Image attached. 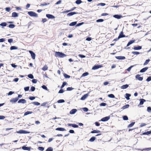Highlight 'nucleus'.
<instances>
[{
    "mask_svg": "<svg viewBox=\"0 0 151 151\" xmlns=\"http://www.w3.org/2000/svg\"><path fill=\"white\" fill-rule=\"evenodd\" d=\"M150 60L149 59H147L145 61L144 63V65H147L149 62Z\"/></svg>",
    "mask_w": 151,
    "mask_h": 151,
    "instance_id": "nucleus-39",
    "label": "nucleus"
},
{
    "mask_svg": "<svg viewBox=\"0 0 151 151\" xmlns=\"http://www.w3.org/2000/svg\"><path fill=\"white\" fill-rule=\"evenodd\" d=\"M147 110L148 112H151V107L150 106L148 107L147 108Z\"/></svg>",
    "mask_w": 151,
    "mask_h": 151,
    "instance_id": "nucleus-46",
    "label": "nucleus"
},
{
    "mask_svg": "<svg viewBox=\"0 0 151 151\" xmlns=\"http://www.w3.org/2000/svg\"><path fill=\"white\" fill-rule=\"evenodd\" d=\"M105 3H100L99 4H98L97 6L101 5L102 6H105Z\"/></svg>",
    "mask_w": 151,
    "mask_h": 151,
    "instance_id": "nucleus-54",
    "label": "nucleus"
},
{
    "mask_svg": "<svg viewBox=\"0 0 151 151\" xmlns=\"http://www.w3.org/2000/svg\"><path fill=\"white\" fill-rule=\"evenodd\" d=\"M0 25L2 26H6V24L5 22H3L0 24Z\"/></svg>",
    "mask_w": 151,
    "mask_h": 151,
    "instance_id": "nucleus-50",
    "label": "nucleus"
},
{
    "mask_svg": "<svg viewBox=\"0 0 151 151\" xmlns=\"http://www.w3.org/2000/svg\"><path fill=\"white\" fill-rule=\"evenodd\" d=\"M64 91L62 89H60L58 92L59 93H62Z\"/></svg>",
    "mask_w": 151,
    "mask_h": 151,
    "instance_id": "nucleus-62",
    "label": "nucleus"
},
{
    "mask_svg": "<svg viewBox=\"0 0 151 151\" xmlns=\"http://www.w3.org/2000/svg\"><path fill=\"white\" fill-rule=\"evenodd\" d=\"M29 89V86L26 87H24V90L25 91H28Z\"/></svg>",
    "mask_w": 151,
    "mask_h": 151,
    "instance_id": "nucleus-53",
    "label": "nucleus"
},
{
    "mask_svg": "<svg viewBox=\"0 0 151 151\" xmlns=\"http://www.w3.org/2000/svg\"><path fill=\"white\" fill-rule=\"evenodd\" d=\"M65 102V101L63 99H60L57 101V102L58 103H62Z\"/></svg>",
    "mask_w": 151,
    "mask_h": 151,
    "instance_id": "nucleus-38",
    "label": "nucleus"
},
{
    "mask_svg": "<svg viewBox=\"0 0 151 151\" xmlns=\"http://www.w3.org/2000/svg\"><path fill=\"white\" fill-rule=\"evenodd\" d=\"M35 88L33 86H32L31 87L30 90L32 91H33L35 90Z\"/></svg>",
    "mask_w": 151,
    "mask_h": 151,
    "instance_id": "nucleus-48",
    "label": "nucleus"
},
{
    "mask_svg": "<svg viewBox=\"0 0 151 151\" xmlns=\"http://www.w3.org/2000/svg\"><path fill=\"white\" fill-rule=\"evenodd\" d=\"M29 52L30 53L32 58L33 59H35V54L31 50L29 51Z\"/></svg>",
    "mask_w": 151,
    "mask_h": 151,
    "instance_id": "nucleus-5",
    "label": "nucleus"
},
{
    "mask_svg": "<svg viewBox=\"0 0 151 151\" xmlns=\"http://www.w3.org/2000/svg\"><path fill=\"white\" fill-rule=\"evenodd\" d=\"M68 126H72L74 128H78V126L77 124H68Z\"/></svg>",
    "mask_w": 151,
    "mask_h": 151,
    "instance_id": "nucleus-6",
    "label": "nucleus"
},
{
    "mask_svg": "<svg viewBox=\"0 0 151 151\" xmlns=\"http://www.w3.org/2000/svg\"><path fill=\"white\" fill-rule=\"evenodd\" d=\"M55 56L56 57L63 58L67 56V55L62 52H55Z\"/></svg>",
    "mask_w": 151,
    "mask_h": 151,
    "instance_id": "nucleus-2",
    "label": "nucleus"
},
{
    "mask_svg": "<svg viewBox=\"0 0 151 151\" xmlns=\"http://www.w3.org/2000/svg\"><path fill=\"white\" fill-rule=\"evenodd\" d=\"M132 53L134 55H137L139 54L140 53L138 52L134 51L132 52Z\"/></svg>",
    "mask_w": 151,
    "mask_h": 151,
    "instance_id": "nucleus-44",
    "label": "nucleus"
},
{
    "mask_svg": "<svg viewBox=\"0 0 151 151\" xmlns=\"http://www.w3.org/2000/svg\"><path fill=\"white\" fill-rule=\"evenodd\" d=\"M77 24V22H74L70 23L69 25L70 26H73Z\"/></svg>",
    "mask_w": 151,
    "mask_h": 151,
    "instance_id": "nucleus-33",
    "label": "nucleus"
},
{
    "mask_svg": "<svg viewBox=\"0 0 151 151\" xmlns=\"http://www.w3.org/2000/svg\"><path fill=\"white\" fill-rule=\"evenodd\" d=\"M151 134V131L145 132L142 134L143 135H149Z\"/></svg>",
    "mask_w": 151,
    "mask_h": 151,
    "instance_id": "nucleus-26",
    "label": "nucleus"
},
{
    "mask_svg": "<svg viewBox=\"0 0 151 151\" xmlns=\"http://www.w3.org/2000/svg\"><path fill=\"white\" fill-rule=\"evenodd\" d=\"M134 124H135V122H132L131 123L129 124L128 126V127L129 128V127H132L134 125Z\"/></svg>",
    "mask_w": 151,
    "mask_h": 151,
    "instance_id": "nucleus-35",
    "label": "nucleus"
},
{
    "mask_svg": "<svg viewBox=\"0 0 151 151\" xmlns=\"http://www.w3.org/2000/svg\"><path fill=\"white\" fill-rule=\"evenodd\" d=\"M55 130H56L62 131H65L66 130L65 129H64V128H62V127L57 128L55 129Z\"/></svg>",
    "mask_w": 151,
    "mask_h": 151,
    "instance_id": "nucleus-15",
    "label": "nucleus"
},
{
    "mask_svg": "<svg viewBox=\"0 0 151 151\" xmlns=\"http://www.w3.org/2000/svg\"><path fill=\"white\" fill-rule=\"evenodd\" d=\"M18 102V103L25 104L26 102V101L24 99H22L19 100Z\"/></svg>",
    "mask_w": 151,
    "mask_h": 151,
    "instance_id": "nucleus-9",
    "label": "nucleus"
},
{
    "mask_svg": "<svg viewBox=\"0 0 151 151\" xmlns=\"http://www.w3.org/2000/svg\"><path fill=\"white\" fill-rule=\"evenodd\" d=\"M53 148L51 147H48L46 150V151H53Z\"/></svg>",
    "mask_w": 151,
    "mask_h": 151,
    "instance_id": "nucleus-34",
    "label": "nucleus"
},
{
    "mask_svg": "<svg viewBox=\"0 0 151 151\" xmlns=\"http://www.w3.org/2000/svg\"><path fill=\"white\" fill-rule=\"evenodd\" d=\"M110 117L109 116H106V117L102 118L101 119V120L103 122L106 121L110 119Z\"/></svg>",
    "mask_w": 151,
    "mask_h": 151,
    "instance_id": "nucleus-7",
    "label": "nucleus"
},
{
    "mask_svg": "<svg viewBox=\"0 0 151 151\" xmlns=\"http://www.w3.org/2000/svg\"><path fill=\"white\" fill-rule=\"evenodd\" d=\"M103 21H104V19H99L97 20L96 21V22H102Z\"/></svg>",
    "mask_w": 151,
    "mask_h": 151,
    "instance_id": "nucleus-47",
    "label": "nucleus"
},
{
    "mask_svg": "<svg viewBox=\"0 0 151 151\" xmlns=\"http://www.w3.org/2000/svg\"><path fill=\"white\" fill-rule=\"evenodd\" d=\"M22 148L24 150L30 151L31 149V147H26L24 146L22 147Z\"/></svg>",
    "mask_w": 151,
    "mask_h": 151,
    "instance_id": "nucleus-12",
    "label": "nucleus"
},
{
    "mask_svg": "<svg viewBox=\"0 0 151 151\" xmlns=\"http://www.w3.org/2000/svg\"><path fill=\"white\" fill-rule=\"evenodd\" d=\"M66 84H67V83L66 82H64L61 86V88H63L64 87V86L65 85H66Z\"/></svg>",
    "mask_w": 151,
    "mask_h": 151,
    "instance_id": "nucleus-43",
    "label": "nucleus"
},
{
    "mask_svg": "<svg viewBox=\"0 0 151 151\" xmlns=\"http://www.w3.org/2000/svg\"><path fill=\"white\" fill-rule=\"evenodd\" d=\"M28 13L31 17H38L37 14L33 12H28Z\"/></svg>",
    "mask_w": 151,
    "mask_h": 151,
    "instance_id": "nucleus-3",
    "label": "nucleus"
},
{
    "mask_svg": "<svg viewBox=\"0 0 151 151\" xmlns=\"http://www.w3.org/2000/svg\"><path fill=\"white\" fill-rule=\"evenodd\" d=\"M32 113V112L30 111H27L24 113V115L26 116L28 114H31Z\"/></svg>",
    "mask_w": 151,
    "mask_h": 151,
    "instance_id": "nucleus-29",
    "label": "nucleus"
},
{
    "mask_svg": "<svg viewBox=\"0 0 151 151\" xmlns=\"http://www.w3.org/2000/svg\"><path fill=\"white\" fill-rule=\"evenodd\" d=\"M47 104V102H44L42 104H41V106H45L46 104Z\"/></svg>",
    "mask_w": 151,
    "mask_h": 151,
    "instance_id": "nucleus-63",
    "label": "nucleus"
},
{
    "mask_svg": "<svg viewBox=\"0 0 151 151\" xmlns=\"http://www.w3.org/2000/svg\"><path fill=\"white\" fill-rule=\"evenodd\" d=\"M17 132L19 134H26L28 133V132L26 131L22 130L17 131Z\"/></svg>",
    "mask_w": 151,
    "mask_h": 151,
    "instance_id": "nucleus-11",
    "label": "nucleus"
},
{
    "mask_svg": "<svg viewBox=\"0 0 151 151\" xmlns=\"http://www.w3.org/2000/svg\"><path fill=\"white\" fill-rule=\"evenodd\" d=\"M135 42V40H132L129 41L127 45V46H129L130 45L134 43Z\"/></svg>",
    "mask_w": 151,
    "mask_h": 151,
    "instance_id": "nucleus-24",
    "label": "nucleus"
},
{
    "mask_svg": "<svg viewBox=\"0 0 151 151\" xmlns=\"http://www.w3.org/2000/svg\"><path fill=\"white\" fill-rule=\"evenodd\" d=\"M123 32L122 31L121 32H120V33L118 37L119 38H121L122 37H125V36L124 35H123Z\"/></svg>",
    "mask_w": 151,
    "mask_h": 151,
    "instance_id": "nucleus-16",
    "label": "nucleus"
},
{
    "mask_svg": "<svg viewBox=\"0 0 151 151\" xmlns=\"http://www.w3.org/2000/svg\"><path fill=\"white\" fill-rule=\"evenodd\" d=\"M82 1L81 0H77L76 1V3L77 4H79L82 3Z\"/></svg>",
    "mask_w": 151,
    "mask_h": 151,
    "instance_id": "nucleus-37",
    "label": "nucleus"
},
{
    "mask_svg": "<svg viewBox=\"0 0 151 151\" xmlns=\"http://www.w3.org/2000/svg\"><path fill=\"white\" fill-rule=\"evenodd\" d=\"M126 96L125 97V98L127 99V100L129 99V97L131 96V95L130 94L127 93L126 94Z\"/></svg>",
    "mask_w": 151,
    "mask_h": 151,
    "instance_id": "nucleus-28",
    "label": "nucleus"
},
{
    "mask_svg": "<svg viewBox=\"0 0 151 151\" xmlns=\"http://www.w3.org/2000/svg\"><path fill=\"white\" fill-rule=\"evenodd\" d=\"M37 80L36 79H33L32 80V82L33 83H36L37 82Z\"/></svg>",
    "mask_w": 151,
    "mask_h": 151,
    "instance_id": "nucleus-59",
    "label": "nucleus"
},
{
    "mask_svg": "<svg viewBox=\"0 0 151 151\" xmlns=\"http://www.w3.org/2000/svg\"><path fill=\"white\" fill-rule=\"evenodd\" d=\"M18 100V98L16 97L12 99L10 101L12 103H14L16 102Z\"/></svg>",
    "mask_w": 151,
    "mask_h": 151,
    "instance_id": "nucleus-10",
    "label": "nucleus"
},
{
    "mask_svg": "<svg viewBox=\"0 0 151 151\" xmlns=\"http://www.w3.org/2000/svg\"><path fill=\"white\" fill-rule=\"evenodd\" d=\"M18 13L15 12H14L12 13V16L13 17H18Z\"/></svg>",
    "mask_w": 151,
    "mask_h": 151,
    "instance_id": "nucleus-23",
    "label": "nucleus"
},
{
    "mask_svg": "<svg viewBox=\"0 0 151 151\" xmlns=\"http://www.w3.org/2000/svg\"><path fill=\"white\" fill-rule=\"evenodd\" d=\"M96 139V138L95 137H93L90 138L89 141L91 142H93Z\"/></svg>",
    "mask_w": 151,
    "mask_h": 151,
    "instance_id": "nucleus-32",
    "label": "nucleus"
},
{
    "mask_svg": "<svg viewBox=\"0 0 151 151\" xmlns=\"http://www.w3.org/2000/svg\"><path fill=\"white\" fill-rule=\"evenodd\" d=\"M47 65H45L43 67V68H42V69L43 70L45 71L47 69Z\"/></svg>",
    "mask_w": 151,
    "mask_h": 151,
    "instance_id": "nucleus-41",
    "label": "nucleus"
},
{
    "mask_svg": "<svg viewBox=\"0 0 151 151\" xmlns=\"http://www.w3.org/2000/svg\"><path fill=\"white\" fill-rule=\"evenodd\" d=\"M129 87V85L128 84H126L123 85L121 87V88L122 89H124L127 88Z\"/></svg>",
    "mask_w": 151,
    "mask_h": 151,
    "instance_id": "nucleus-21",
    "label": "nucleus"
},
{
    "mask_svg": "<svg viewBox=\"0 0 151 151\" xmlns=\"http://www.w3.org/2000/svg\"><path fill=\"white\" fill-rule=\"evenodd\" d=\"M77 111V110L76 109H72L70 112V114H74Z\"/></svg>",
    "mask_w": 151,
    "mask_h": 151,
    "instance_id": "nucleus-17",
    "label": "nucleus"
},
{
    "mask_svg": "<svg viewBox=\"0 0 151 151\" xmlns=\"http://www.w3.org/2000/svg\"><path fill=\"white\" fill-rule=\"evenodd\" d=\"M135 77H136V79H138L139 81H141L143 79L142 77H140L139 76H135Z\"/></svg>",
    "mask_w": 151,
    "mask_h": 151,
    "instance_id": "nucleus-31",
    "label": "nucleus"
},
{
    "mask_svg": "<svg viewBox=\"0 0 151 151\" xmlns=\"http://www.w3.org/2000/svg\"><path fill=\"white\" fill-rule=\"evenodd\" d=\"M18 49V47H16L15 46H11L10 48V49L11 50H16L17 49Z\"/></svg>",
    "mask_w": 151,
    "mask_h": 151,
    "instance_id": "nucleus-30",
    "label": "nucleus"
},
{
    "mask_svg": "<svg viewBox=\"0 0 151 151\" xmlns=\"http://www.w3.org/2000/svg\"><path fill=\"white\" fill-rule=\"evenodd\" d=\"M49 4V3H44L43 4H40V6H45L46 5H47Z\"/></svg>",
    "mask_w": 151,
    "mask_h": 151,
    "instance_id": "nucleus-49",
    "label": "nucleus"
},
{
    "mask_svg": "<svg viewBox=\"0 0 151 151\" xmlns=\"http://www.w3.org/2000/svg\"><path fill=\"white\" fill-rule=\"evenodd\" d=\"M129 106V104H127L124 106H123L122 109H124L127 108H128Z\"/></svg>",
    "mask_w": 151,
    "mask_h": 151,
    "instance_id": "nucleus-25",
    "label": "nucleus"
},
{
    "mask_svg": "<svg viewBox=\"0 0 151 151\" xmlns=\"http://www.w3.org/2000/svg\"><path fill=\"white\" fill-rule=\"evenodd\" d=\"M108 96L109 98H115L113 94H109Z\"/></svg>",
    "mask_w": 151,
    "mask_h": 151,
    "instance_id": "nucleus-36",
    "label": "nucleus"
},
{
    "mask_svg": "<svg viewBox=\"0 0 151 151\" xmlns=\"http://www.w3.org/2000/svg\"><path fill=\"white\" fill-rule=\"evenodd\" d=\"M42 87L43 89L46 90H47V88L45 86L43 85L42 86Z\"/></svg>",
    "mask_w": 151,
    "mask_h": 151,
    "instance_id": "nucleus-60",
    "label": "nucleus"
},
{
    "mask_svg": "<svg viewBox=\"0 0 151 151\" xmlns=\"http://www.w3.org/2000/svg\"><path fill=\"white\" fill-rule=\"evenodd\" d=\"M116 58L119 60H123L125 58L124 56H118L116 57Z\"/></svg>",
    "mask_w": 151,
    "mask_h": 151,
    "instance_id": "nucleus-19",
    "label": "nucleus"
},
{
    "mask_svg": "<svg viewBox=\"0 0 151 151\" xmlns=\"http://www.w3.org/2000/svg\"><path fill=\"white\" fill-rule=\"evenodd\" d=\"M78 56L82 58H84L85 57V56L83 55L79 54Z\"/></svg>",
    "mask_w": 151,
    "mask_h": 151,
    "instance_id": "nucleus-64",
    "label": "nucleus"
},
{
    "mask_svg": "<svg viewBox=\"0 0 151 151\" xmlns=\"http://www.w3.org/2000/svg\"><path fill=\"white\" fill-rule=\"evenodd\" d=\"M83 110L85 112H87L88 111V109L86 107L83 108Z\"/></svg>",
    "mask_w": 151,
    "mask_h": 151,
    "instance_id": "nucleus-57",
    "label": "nucleus"
},
{
    "mask_svg": "<svg viewBox=\"0 0 151 151\" xmlns=\"http://www.w3.org/2000/svg\"><path fill=\"white\" fill-rule=\"evenodd\" d=\"M88 78L86 77V76H81L80 78H76L77 81L80 83H83L85 82H89L88 81Z\"/></svg>",
    "mask_w": 151,
    "mask_h": 151,
    "instance_id": "nucleus-1",
    "label": "nucleus"
},
{
    "mask_svg": "<svg viewBox=\"0 0 151 151\" xmlns=\"http://www.w3.org/2000/svg\"><path fill=\"white\" fill-rule=\"evenodd\" d=\"M29 99L30 100H32L35 99V97L34 96H30L29 97Z\"/></svg>",
    "mask_w": 151,
    "mask_h": 151,
    "instance_id": "nucleus-51",
    "label": "nucleus"
},
{
    "mask_svg": "<svg viewBox=\"0 0 151 151\" xmlns=\"http://www.w3.org/2000/svg\"><path fill=\"white\" fill-rule=\"evenodd\" d=\"M146 81L148 82L151 81V76L148 77L146 79Z\"/></svg>",
    "mask_w": 151,
    "mask_h": 151,
    "instance_id": "nucleus-56",
    "label": "nucleus"
},
{
    "mask_svg": "<svg viewBox=\"0 0 151 151\" xmlns=\"http://www.w3.org/2000/svg\"><path fill=\"white\" fill-rule=\"evenodd\" d=\"M146 125V124L145 123H142L140 125V127H142L144 126H145Z\"/></svg>",
    "mask_w": 151,
    "mask_h": 151,
    "instance_id": "nucleus-55",
    "label": "nucleus"
},
{
    "mask_svg": "<svg viewBox=\"0 0 151 151\" xmlns=\"http://www.w3.org/2000/svg\"><path fill=\"white\" fill-rule=\"evenodd\" d=\"M35 105L38 106L40 104L37 102H35L33 103Z\"/></svg>",
    "mask_w": 151,
    "mask_h": 151,
    "instance_id": "nucleus-45",
    "label": "nucleus"
},
{
    "mask_svg": "<svg viewBox=\"0 0 151 151\" xmlns=\"http://www.w3.org/2000/svg\"><path fill=\"white\" fill-rule=\"evenodd\" d=\"M123 119L124 120H128V117L126 116H123Z\"/></svg>",
    "mask_w": 151,
    "mask_h": 151,
    "instance_id": "nucleus-42",
    "label": "nucleus"
},
{
    "mask_svg": "<svg viewBox=\"0 0 151 151\" xmlns=\"http://www.w3.org/2000/svg\"><path fill=\"white\" fill-rule=\"evenodd\" d=\"M46 16L49 19H53L55 18V17L50 14H46Z\"/></svg>",
    "mask_w": 151,
    "mask_h": 151,
    "instance_id": "nucleus-8",
    "label": "nucleus"
},
{
    "mask_svg": "<svg viewBox=\"0 0 151 151\" xmlns=\"http://www.w3.org/2000/svg\"><path fill=\"white\" fill-rule=\"evenodd\" d=\"M142 47L141 46H139L137 47H135L134 48V49L135 50H137L141 49Z\"/></svg>",
    "mask_w": 151,
    "mask_h": 151,
    "instance_id": "nucleus-27",
    "label": "nucleus"
},
{
    "mask_svg": "<svg viewBox=\"0 0 151 151\" xmlns=\"http://www.w3.org/2000/svg\"><path fill=\"white\" fill-rule=\"evenodd\" d=\"M78 13L75 12H70L67 14V16L68 17L71 16H72L74 14H76Z\"/></svg>",
    "mask_w": 151,
    "mask_h": 151,
    "instance_id": "nucleus-13",
    "label": "nucleus"
},
{
    "mask_svg": "<svg viewBox=\"0 0 151 151\" xmlns=\"http://www.w3.org/2000/svg\"><path fill=\"white\" fill-rule=\"evenodd\" d=\"M139 101H140L139 103V105H142L146 101V100L143 99H139Z\"/></svg>",
    "mask_w": 151,
    "mask_h": 151,
    "instance_id": "nucleus-18",
    "label": "nucleus"
},
{
    "mask_svg": "<svg viewBox=\"0 0 151 151\" xmlns=\"http://www.w3.org/2000/svg\"><path fill=\"white\" fill-rule=\"evenodd\" d=\"M38 149L39 150L43 151L44 150V148L43 147H40L38 148Z\"/></svg>",
    "mask_w": 151,
    "mask_h": 151,
    "instance_id": "nucleus-40",
    "label": "nucleus"
},
{
    "mask_svg": "<svg viewBox=\"0 0 151 151\" xmlns=\"http://www.w3.org/2000/svg\"><path fill=\"white\" fill-rule=\"evenodd\" d=\"M113 17L117 19H120L122 17V16L120 15L115 14L113 15Z\"/></svg>",
    "mask_w": 151,
    "mask_h": 151,
    "instance_id": "nucleus-14",
    "label": "nucleus"
},
{
    "mask_svg": "<svg viewBox=\"0 0 151 151\" xmlns=\"http://www.w3.org/2000/svg\"><path fill=\"white\" fill-rule=\"evenodd\" d=\"M106 104L105 103H101L100 105V106H106Z\"/></svg>",
    "mask_w": 151,
    "mask_h": 151,
    "instance_id": "nucleus-58",
    "label": "nucleus"
},
{
    "mask_svg": "<svg viewBox=\"0 0 151 151\" xmlns=\"http://www.w3.org/2000/svg\"><path fill=\"white\" fill-rule=\"evenodd\" d=\"M73 89V88H72L71 87H69L68 88H67V90L68 91H70L72 90Z\"/></svg>",
    "mask_w": 151,
    "mask_h": 151,
    "instance_id": "nucleus-52",
    "label": "nucleus"
},
{
    "mask_svg": "<svg viewBox=\"0 0 151 151\" xmlns=\"http://www.w3.org/2000/svg\"><path fill=\"white\" fill-rule=\"evenodd\" d=\"M102 67V65H96L92 67V69L93 70H96Z\"/></svg>",
    "mask_w": 151,
    "mask_h": 151,
    "instance_id": "nucleus-4",
    "label": "nucleus"
},
{
    "mask_svg": "<svg viewBox=\"0 0 151 151\" xmlns=\"http://www.w3.org/2000/svg\"><path fill=\"white\" fill-rule=\"evenodd\" d=\"M148 69V67H145L142 69L140 71V72L141 73H144L145 72L146 70H147Z\"/></svg>",
    "mask_w": 151,
    "mask_h": 151,
    "instance_id": "nucleus-22",
    "label": "nucleus"
},
{
    "mask_svg": "<svg viewBox=\"0 0 151 151\" xmlns=\"http://www.w3.org/2000/svg\"><path fill=\"white\" fill-rule=\"evenodd\" d=\"M88 96V94H86L83 95L81 98V100H85Z\"/></svg>",
    "mask_w": 151,
    "mask_h": 151,
    "instance_id": "nucleus-20",
    "label": "nucleus"
},
{
    "mask_svg": "<svg viewBox=\"0 0 151 151\" xmlns=\"http://www.w3.org/2000/svg\"><path fill=\"white\" fill-rule=\"evenodd\" d=\"M95 125L97 126H99L100 125V123L98 122H96L95 123Z\"/></svg>",
    "mask_w": 151,
    "mask_h": 151,
    "instance_id": "nucleus-61",
    "label": "nucleus"
}]
</instances>
